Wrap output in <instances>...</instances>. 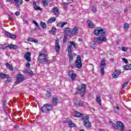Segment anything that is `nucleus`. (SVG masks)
<instances>
[{
  "label": "nucleus",
  "instance_id": "2",
  "mask_svg": "<svg viewBox=\"0 0 131 131\" xmlns=\"http://www.w3.org/2000/svg\"><path fill=\"white\" fill-rule=\"evenodd\" d=\"M38 60L39 63H40V64H48V63H50V61H49L46 55L44 54L40 53L38 56Z\"/></svg>",
  "mask_w": 131,
  "mask_h": 131
},
{
  "label": "nucleus",
  "instance_id": "27",
  "mask_svg": "<svg viewBox=\"0 0 131 131\" xmlns=\"http://www.w3.org/2000/svg\"><path fill=\"white\" fill-rule=\"evenodd\" d=\"M96 101L99 104V105H101V103L102 102V100H101V96H97L96 97Z\"/></svg>",
  "mask_w": 131,
  "mask_h": 131
},
{
  "label": "nucleus",
  "instance_id": "38",
  "mask_svg": "<svg viewBox=\"0 0 131 131\" xmlns=\"http://www.w3.org/2000/svg\"><path fill=\"white\" fill-rule=\"evenodd\" d=\"M120 108L118 106L114 107V111L115 113H118L119 112Z\"/></svg>",
  "mask_w": 131,
  "mask_h": 131
},
{
  "label": "nucleus",
  "instance_id": "14",
  "mask_svg": "<svg viewBox=\"0 0 131 131\" xmlns=\"http://www.w3.org/2000/svg\"><path fill=\"white\" fill-rule=\"evenodd\" d=\"M5 33L8 37H9L10 38H16L17 36L15 34H13L7 31H5Z\"/></svg>",
  "mask_w": 131,
  "mask_h": 131
},
{
  "label": "nucleus",
  "instance_id": "37",
  "mask_svg": "<svg viewBox=\"0 0 131 131\" xmlns=\"http://www.w3.org/2000/svg\"><path fill=\"white\" fill-rule=\"evenodd\" d=\"M6 107H7V101H5L3 103L4 110H5V112H7L8 111L6 110Z\"/></svg>",
  "mask_w": 131,
  "mask_h": 131
},
{
  "label": "nucleus",
  "instance_id": "29",
  "mask_svg": "<svg viewBox=\"0 0 131 131\" xmlns=\"http://www.w3.org/2000/svg\"><path fill=\"white\" fill-rule=\"evenodd\" d=\"M42 4L43 7H48V5H49V1L48 0L43 1L42 2Z\"/></svg>",
  "mask_w": 131,
  "mask_h": 131
},
{
  "label": "nucleus",
  "instance_id": "51",
  "mask_svg": "<svg viewBox=\"0 0 131 131\" xmlns=\"http://www.w3.org/2000/svg\"><path fill=\"white\" fill-rule=\"evenodd\" d=\"M27 40L28 41H33V38H28Z\"/></svg>",
  "mask_w": 131,
  "mask_h": 131
},
{
  "label": "nucleus",
  "instance_id": "47",
  "mask_svg": "<svg viewBox=\"0 0 131 131\" xmlns=\"http://www.w3.org/2000/svg\"><path fill=\"white\" fill-rule=\"evenodd\" d=\"M122 60L125 63V64H128V61H127V59L126 58H122Z\"/></svg>",
  "mask_w": 131,
  "mask_h": 131
},
{
  "label": "nucleus",
  "instance_id": "52",
  "mask_svg": "<svg viewBox=\"0 0 131 131\" xmlns=\"http://www.w3.org/2000/svg\"><path fill=\"white\" fill-rule=\"evenodd\" d=\"M33 23L35 24V26H38V23H37L36 21L35 20L33 21Z\"/></svg>",
  "mask_w": 131,
  "mask_h": 131
},
{
  "label": "nucleus",
  "instance_id": "13",
  "mask_svg": "<svg viewBox=\"0 0 131 131\" xmlns=\"http://www.w3.org/2000/svg\"><path fill=\"white\" fill-rule=\"evenodd\" d=\"M64 32H65L64 34H66L67 36L68 35L70 37H72V35H71V30H70V28H67L64 30Z\"/></svg>",
  "mask_w": 131,
  "mask_h": 131
},
{
  "label": "nucleus",
  "instance_id": "28",
  "mask_svg": "<svg viewBox=\"0 0 131 131\" xmlns=\"http://www.w3.org/2000/svg\"><path fill=\"white\" fill-rule=\"evenodd\" d=\"M68 57L70 62H72L73 61V54H72V53H69L68 55Z\"/></svg>",
  "mask_w": 131,
  "mask_h": 131
},
{
  "label": "nucleus",
  "instance_id": "22",
  "mask_svg": "<svg viewBox=\"0 0 131 131\" xmlns=\"http://www.w3.org/2000/svg\"><path fill=\"white\" fill-rule=\"evenodd\" d=\"M110 125H111L114 129H116L117 128V124H115V123H113L112 121H110L109 122Z\"/></svg>",
  "mask_w": 131,
  "mask_h": 131
},
{
  "label": "nucleus",
  "instance_id": "34",
  "mask_svg": "<svg viewBox=\"0 0 131 131\" xmlns=\"http://www.w3.org/2000/svg\"><path fill=\"white\" fill-rule=\"evenodd\" d=\"M55 21H56V17H52L48 20V23H52V22H55Z\"/></svg>",
  "mask_w": 131,
  "mask_h": 131
},
{
  "label": "nucleus",
  "instance_id": "62",
  "mask_svg": "<svg viewBox=\"0 0 131 131\" xmlns=\"http://www.w3.org/2000/svg\"><path fill=\"white\" fill-rule=\"evenodd\" d=\"M79 41H82V39L81 38H79Z\"/></svg>",
  "mask_w": 131,
  "mask_h": 131
},
{
  "label": "nucleus",
  "instance_id": "31",
  "mask_svg": "<svg viewBox=\"0 0 131 131\" xmlns=\"http://www.w3.org/2000/svg\"><path fill=\"white\" fill-rule=\"evenodd\" d=\"M68 124L70 127H75V124H74L72 121H70L68 122Z\"/></svg>",
  "mask_w": 131,
  "mask_h": 131
},
{
  "label": "nucleus",
  "instance_id": "16",
  "mask_svg": "<svg viewBox=\"0 0 131 131\" xmlns=\"http://www.w3.org/2000/svg\"><path fill=\"white\" fill-rule=\"evenodd\" d=\"M56 52H59L60 50V45H59V40H56L55 42V47Z\"/></svg>",
  "mask_w": 131,
  "mask_h": 131
},
{
  "label": "nucleus",
  "instance_id": "45",
  "mask_svg": "<svg viewBox=\"0 0 131 131\" xmlns=\"http://www.w3.org/2000/svg\"><path fill=\"white\" fill-rule=\"evenodd\" d=\"M92 11L94 13H96V12H97V8L94 6L92 7Z\"/></svg>",
  "mask_w": 131,
  "mask_h": 131
},
{
  "label": "nucleus",
  "instance_id": "26",
  "mask_svg": "<svg viewBox=\"0 0 131 131\" xmlns=\"http://www.w3.org/2000/svg\"><path fill=\"white\" fill-rule=\"evenodd\" d=\"M0 77L1 78H8V75L4 73H0Z\"/></svg>",
  "mask_w": 131,
  "mask_h": 131
},
{
  "label": "nucleus",
  "instance_id": "25",
  "mask_svg": "<svg viewBox=\"0 0 131 131\" xmlns=\"http://www.w3.org/2000/svg\"><path fill=\"white\" fill-rule=\"evenodd\" d=\"M70 45H69L70 46H71V47H72L73 46V48H74L75 49H76V47H77V43L74 42V41H70Z\"/></svg>",
  "mask_w": 131,
  "mask_h": 131
},
{
  "label": "nucleus",
  "instance_id": "60",
  "mask_svg": "<svg viewBox=\"0 0 131 131\" xmlns=\"http://www.w3.org/2000/svg\"><path fill=\"white\" fill-rule=\"evenodd\" d=\"M128 66H129V70H131V64H128Z\"/></svg>",
  "mask_w": 131,
  "mask_h": 131
},
{
  "label": "nucleus",
  "instance_id": "7",
  "mask_svg": "<svg viewBox=\"0 0 131 131\" xmlns=\"http://www.w3.org/2000/svg\"><path fill=\"white\" fill-rule=\"evenodd\" d=\"M25 80V77L24 75L21 74H17L16 76V83L18 84L20 83V82H22V81H24Z\"/></svg>",
  "mask_w": 131,
  "mask_h": 131
},
{
  "label": "nucleus",
  "instance_id": "9",
  "mask_svg": "<svg viewBox=\"0 0 131 131\" xmlns=\"http://www.w3.org/2000/svg\"><path fill=\"white\" fill-rule=\"evenodd\" d=\"M30 57H31V52H26V54L24 56V58L28 62H31V58Z\"/></svg>",
  "mask_w": 131,
  "mask_h": 131
},
{
  "label": "nucleus",
  "instance_id": "58",
  "mask_svg": "<svg viewBox=\"0 0 131 131\" xmlns=\"http://www.w3.org/2000/svg\"><path fill=\"white\" fill-rule=\"evenodd\" d=\"M23 72L25 74H28V70L23 71Z\"/></svg>",
  "mask_w": 131,
  "mask_h": 131
},
{
  "label": "nucleus",
  "instance_id": "55",
  "mask_svg": "<svg viewBox=\"0 0 131 131\" xmlns=\"http://www.w3.org/2000/svg\"><path fill=\"white\" fill-rule=\"evenodd\" d=\"M15 15H16V16H19V15H20V12L19 11H16L15 13Z\"/></svg>",
  "mask_w": 131,
  "mask_h": 131
},
{
  "label": "nucleus",
  "instance_id": "59",
  "mask_svg": "<svg viewBox=\"0 0 131 131\" xmlns=\"http://www.w3.org/2000/svg\"><path fill=\"white\" fill-rule=\"evenodd\" d=\"M39 29V26H36V27H35L34 29V30H38Z\"/></svg>",
  "mask_w": 131,
  "mask_h": 131
},
{
  "label": "nucleus",
  "instance_id": "36",
  "mask_svg": "<svg viewBox=\"0 0 131 131\" xmlns=\"http://www.w3.org/2000/svg\"><path fill=\"white\" fill-rule=\"evenodd\" d=\"M101 67L104 68L106 66V63L105 62V60H103L100 62Z\"/></svg>",
  "mask_w": 131,
  "mask_h": 131
},
{
  "label": "nucleus",
  "instance_id": "24",
  "mask_svg": "<svg viewBox=\"0 0 131 131\" xmlns=\"http://www.w3.org/2000/svg\"><path fill=\"white\" fill-rule=\"evenodd\" d=\"M58 101H59V99L57 97H54L52 99V103L54 105H57Z\"/></svg>",
  "mask_w": 131,
  "mask_h": 131
},
{
  "label": "nucleus",
  "instance_id": "48",
  "mask_svg": "<svg viewBox=\"0 0 131 131\" xmlns=\"http://www.w3.org/2000/svg\"><path fill=\"white\" fill-rule=\"evenodd\" d=\"M33 73V72L30 70H28V74H30V75H32Z\"/></svg>",
  "mask_w": 131,
  "mask_h": 131
},
{
  "label": "nucleus",
  "instance_id": "41",
  "mask_svg": "<svg viewBox=\"0 0 131 131\" xmlns=\"http://www.w3.org/2000/svg\"><path fill=\"white\" fill-rule=\"evenodd\" d=\"M123 69L124 70H129V67L128 64L123 66Z\"/></svg>",
  "mask_w": 131,
  "mask_h": 131
},
{
  "label": "nucleus",
  "instance_id": "53",
  "mask_svg": "<svg viewBox=\"0 0 131 131\" xmlns=\"http://www.w3.org/2000/svg\"><path fill=\"white\" fill-rule=\"evenodd\" d=\"M33 42H35L36 43L38 42V40H37V39H33Z\"/></svg>",
  "mask_w": 131,
  "mask_h": 131
},
{
  "label": "nucleus",
  "instance_id": "57",
  "mask_svg": "<svg viewBox=\"0 0 131 131\" xmlns=\"http://www.w3.org/2000/svg\"><path fill=\"white\" fill-rule=\"evenodd\" d=\"M9 19H10L11 20H13V17L12 15H10L9 14L8 15Z\"/></svg>",
  "mask_w": 131,
  "mask_h": 131
},
{
  "label": "nucleus",
  "instance_id": "33",
  "mask_svg": "<svg viewBox=\"0 0 131 131\" xmlns=\"http://www.w3.org/2000/svg\"><path fill=\"white\" fill-rule=\"evenodd\" d=\"M40 25L42 26V28H43V29H46V28H47V24H46V23L41 21Z\"/></svg>",
  "mask_w": 131,
  "mask_h": 131
},
{
  "label": "nucleus",
  "instance_id": "42",
  "mask_svg": "<svg viewBox=\"0 0 131 131\" xmlns=\"http://www.w3.org/2000/svg\"><path fill=\"white\" fill-rule=\"evenodd\" d=\"M11 78L9 77V76L7 77V79L5 80V83H8V82H11Z\"/></svg>",
  "mask_w": 131,
  "mask_h": 131
},
{
  "label": "nucleus",
  "instance_id": "46",
  "mask_svg": "<svg viewBox=\"0 0 131 131\" xmlns=\"http://www.w3.org/2000/svg\"><path fill=\"white\" fill-rule=\"evenodd\" d=\"M104 67H101V71L102 73V75H104V73H105V71L104 70Z\"/></svg>",
  "mask_w": 131,
  "mask_h": 131
},
{
  "label": "nucleus",
  "instance_id": "1",
  "mask_svg": "<svg viewBox=\"0 0 131 131\" xmlns=\"http://www.w3.org/2000/svg\"><path fill=\"white\" fill-rule=\"evenodd\" d=\"M106 33V32L104 31V29L100 28L98 29H95L94 30V34L96 36H99V35H101L100 37H94V42L96 43H102L103 41H106L107 39H106V37L104 36V34Z\"/></svg>",
  "mask_w": 131,
  "mask_h": 131
},
{
  "label": "nucleus",
  "instance_id": "21",
  "mask_svg": "<svg viewBox=\"0 0 131 131\" xmlns=\"http://www.w3.org/2000/svg\"><path fill=\"white\" fill-rule=\"evenodd\" d=\"M67 48L69 54H72L73 52V48H72V46H71V45H67Z\"/></svg>",
  "mask_w": 131,
  "mask_h": 131
},
{
  "label": "nucleus",
  "instance_id": "18",
  "mask_svg": "<svg viewBox=\"0 0 131 131\" xmlns=\"http://www.w3.org/2000/svg\"><path fill=\"white\" fill-rule=\"evenodd\" d=\"M33 5L34 7V9L36 10V11H41V8L40 7H38L37 5H36V2H33Z\"/></svg>",
  "mask_w": 131,
  "mask_h": 131
},
{
  "label": "nucleus",
  "instance_id": "40",
  "mask_svg": "<svg viewBox=\"0 0 131 131\" xmlns=\"http://www.w3.org/2000/svg\"><path fill=\"white\" fill-rule=\"evenodd\" d=\"M67 40V35L64 34L63 36V43H65L66 42V41Z\"/></svg>",
  "mask_w": 131,
  "mask_h": 131
},
{
  "label": "nucleus",
  "instance_id": "32",
  "mask_svg": "<svg viewBox=\"0 0 131 131\" xmlns=\"http://www.w3.org/2000/svg\"><path fill=\"white\" fill-rule=\"evenodd\" d=\"M59 24H61V26H60V27H61V28H63V27H64V25H67V23H66V22H62V23H61V21L59 23V24H58L57 25V26H59Z\"/></svg>",
  "mask_w": 131,
  "mask_h": 131
},
{
  "label": "nucleus",
  "instance_id": "63",
  "mask_svg": "<svg viewBox=\"0 0 131 131\" xmlns=\"http://www.w3.org/2000/svg\"><path fill=\"white\" fill-rule=\"evenodd\" d=\"M100 131H105V130L104 129L101 128V129H100Z\"/></svg>",
  "mask_w": 131,
  "mask_h": 131
},
{
  "label": "nucleus",
  "instance_id": "39",
  "mask_svg": "<svg viewBox=\"0 0 131 131\" xmlns=\"http://www.w3.org/2000/svg\"><path fill=\"white\" fill-rule=\"evenodd\" d=\"M128 27H129V25L128 24L125 23L124 24V29H126L127 30V29H128Z\"/></svg>",
  "mask_w": 131,
  "mask_h": 131
},
{
  "label": "nucleus",
  "instance_id": "23",
  "mask_svg": "<svg viewBox=\"0 0 131 131\" xmlns=\"http://www.w3.org/2000/svg\"><path fill=\"white\" fill-rule=\"evenodd\" d=\"M53 12L54 15H59V10L58 9V7H54Z\"/></svg>",
  "mask_w": 131,
  "mask_h": 131
},
{
  "label": "nucleus",
  "instance_id": "19",
  "mask_svg": "<svg viewBox=\"0 0 131 131\" xmlns=\"http://www.w3.org/2000/svg\"><path fill=\"white\" fill-rule=\"evenodd\" d=\"M74 103L77 107H82V106H83V102L80 101H75V100H74Z\"/></svg>",
  "mask_w": 131,
  "mask_h": 131
},
{
  "label": "nucleus",
  "instance_id": "5",
  "mask_svg": "<svg viewBox=\"0 0 131 131\" xmlns=\"http://www.w3.org/2000/svg\"><path fill=\"white\" fill-rule=\"evenodd\" d=\"M86 88V85L83 83L81 84V86H78L77 90L79 93H80L81 97H83V96H84Z\"/></svg>",
  "mask_w": 131,
  "mask_h": 131
},
{
  "label": "nucleus",
  "instance_id": "3",
  "mask_svg": "<svg viewBox=\"0 0 131 131\" xmlns=\"http://www.w3.org/2000/svg\"><path fill=\"white\" fill-rule=\"evenodd\" d=\"M82 118L83 120H84V126L86 127V128H90V127L92 126V124L90 122V118L89 117V116H82Z\"/></svg>",
  "mask_w": 131,
  "mask_h": 131
},
{
  "label": "nucleus",
  "instance_id": "49",
  "mask_svg": "<svg viewBox=\"0 0 131 131\" xmlns=\"http://www.w3.org/2000/svg\"><path fill=\"white\" fill-rule=\"evenodd\" d=\"M127 84H128V82H125V83H124L122 86V89H124V88H125V86H126Z\"/></svg>",
  "mask_w": 131,
  "mask_h": 131
},
{
  "label": "nucleus",
  "instance_id": "12",
  "mask_svg": "<svg viewBox=\"0 0 131 131\" xmlns=\"http://www.w3.org/2000/svg\"><path fill=\"white\" fill-rule=\"evenodd\" d=\"M14 1V4L16 8H19L22 4H23V0H13Z\"/></svg>",
  "mask_w": 131,
  "mask_h": 131
},
{
  "label": "nucleus",
  "instance_id": "15",
  "mask_svg": "<svg viewBox=\"0 0 131 131\" xmlns=\"http://www.w3.org/2000/svg\"><path fill=\"white\" fill-rule=\"evenodd\" d=\"M7 47L10 50H17V49H18V46L13 44H9L8 46H7Z\"/></svg>",
  "mask_w": 131,
  "mask_h": 131
},
{
  "label": "nucleus",
  "instance_id": "56",
  "mask_svg": "<svg viewBox=\"0 0 131 131\" xmlns=\"http://www.w3.org/2000/svg\"><path fill=\"white\" fill-rule=\"evenodd\" d=\"M122 51H123V52H126V48L125 47H122Z\"/></svg>",
  "mask_w": 131,
  "mask_h": 131
},
{
  "label": "nucleus",
  "instance_id": "44",
  "mask_svg": "<svg viewBox=\"0 0 131 131\" xmlns=\"http://www.w3.org/2000/svg\"><path fill=\"white\" fill-rule=\"evenodd\" d=\"M6 48H8V46H6L5 45H1V46L0 47L1 50H5V49H6Z\"/></svg>",
  "mask_w": 131,
  "mask_h": 131
},
{
  "label": "nucleus",
  "instance_id": "11",
  "mask_svg": "<svg viewBox=\"0 0 131 131\" xmlns=\"http://www.w3.org/2000/svg\"><path fill=\"white\" fill-rule=\"evenodd\" d=\"M121 73V71L120 70H115L114 74L112 75V76L114 78H117L119 75H120V74Z\"/></svg>",
  "mask_w": 131,
  "mask_h": 131
},
{
  "label": "nucleus",
  "instance_id": "61",
  "mask_svg": "<svg viewBox=\"0 0 131 131\" xmlns=\"http://www.w3.org/2000/svg\"><path fill=\"white\" fill-rule=\"evenodd\" d=\"M63 5H69V3H64Z\"/></svg>",
  "mask_w": 131,
  "mask_h": 131
},
{
  "label": "nucleus",
  "instance_id": "64",
  "mask_svg": "<svg viewBox=\"0 0 131 131\" xmlns=\"http://www.w3.org/2000/svg\"><path fill=\"white\" fill-rule=\"evenodd\" d=\"M124 12H125V13H126V12H127V9H125V10H124Z\"/></svg>",
  "mask_w": 131,
  "mask_h": 131
},
{
  "label": "nucleus",
  "instance_id": "8",
  "mask_svg": "<svg viewBox=\"0 0 131 131\" xmlns=\"http://www.w3.org/2000/svg\"><path fill=\"white\" fill-rule=\"evenodd\" d=\"M117 128L120 131H124V124H123L121 121H117Z\"/></svg>",
  "mask_w": 131,
  "mask_h": 131
},
{
  "label": "nucleus",
  "instance_id": "50",
  "mask_svg": "<svg viewBox=\"0 0 131 131\" xmlns=\"http://www.w3.org/2000/svg\"><path fill=\"white\" fill-rule=\"evenodd\" d=\"M26 67H27V68H30V63H29V62L26 63Z\"/></svg>",
  "mask_w": 131,
  "mask_h": 131
},
{
  "label": "nucleus",
  "instance_id": "43",
  "mask_svg": "<svg viewBox=\"0 0 131 131\" xmlns=\"http://www.w3.org/2000/svg\"><path fill=\"white\" fill-rule=\"evenodd\" d=\"M51 92L47 91V92L46 93V97H47V98H50V97H51Z\"/></svg>",
  "mask_w": 131,
  "mask_h": 131
},
{
  "label": "nucleus",
  "instance_id": "30",
  "mask_svg": "<svg viewBox=\"0 0 131 131\" xmlns=\"http://www.w3.org/2000/svg\"><path fill=\"white\" fill-rule=\"evenodd\" d=\"M87 23L90 28H93V27H94V25L93 24V22L91 21V20H88Z\"/></svg>",
  "mask_w": 131,
  "mask_h": 131
},
{
  "label": "nucleus",
  "instance_id": "54",
  "mask_svg": "<svg viewBox=\"0 0 131 131\" xmlns=\"http://www.w3.org/2000/svg\"><path fill=\"white\" fill-rule=\"evenodd\" d=\"M55 31H56V28L52 27L51 29V31H52L53 32H55Z\"/></svg>",
  "mask_w": 131,
  "mask_h": 131
},
{
  "label": "nucleus",
  "instance_id": "35",
  "mask_svg": "<svg viewBox=\"0 0 131 131\" xmlns=\"http://www.w3.org/2000/svg\"><path fill=\"white\" fill-rule=\"evenodd\" d=\"M6 66H7V68H9V69H10V70H11V71H13V67H12V66H11L10 64V63H6Z\"/></svg>",
  "mask_w": 131,
  "mask_h": 131
},
{
  "label": "nucleus",
  "instance_id": "10",
  "mask_svg": "<svg viewBox=\"0 0 131 131\" xmlns=\"http://www.w3.org/2000/svg\"><path fill=\"white\" fill-rule=\"evenodd\" d=\"M68 75L71 78L72 80H74L76 77V74L74 73L73 71H70L68 73Z\"/></svg>",
  "mask_w": 131,
  "mask_h": 131
},
{
  "label": "nucleus",
  "instance_id": "4",
  "mask_svg": "<svg viewBox=\"0 0 131 131\" xmlns=\"http://www.w3.org/2000/svg\"><path fill=\"white\" fill-rule=\"evenodd\" d=\"M42 112L46 113L53 110V105L51 104H45L41 108Z\"/></svg>",
  "mask_w": 131,
  "mask_h": 131
},
{
  "label": "nucleus",
  "instance_id": "17",
  "mask_svg": "<svg viewBox=\"0 0 131 131\" xmlns=\"http://www.w3.org/2000/svg\"><path fill=\"white\" fill-rule=\"evenodd\" d=\"M78 32V29H77V27H75L73 28L72 32H71V34L72 35V37L76 34V33H77Z\"/></svg>",
  "mask_w": 131,
  "mask_h": 131
},
{
  "label": "nucleus",
  "instance_id": "6",
  "mask_svg": "<svg viewBox=\"0 0 131 131\" xmlns=\"http://www.w3.org/2000/svg\"><path fill=\"white\" fill-rule=\"evenodd\" d=\"M75 65L78 69H80L81 67H82V64L81 63V56H80V55L77 56V59L76 60Z\"/></svg>",
  "mask_w": 131,
  "mask_h": 131
},
{
  "label": "nucleus",
  "instance_id": "20",
  "mask_svg": "<svg viewBox=\"0 0 131 131\" xmlns=\"http://www.w3.org/2000/svg\"><path fill=\"white\" fill-rule=\"evenodd\" d=\"M75 117H78V118L81 117V118H82V116H83V114H81L78 111H76L75 112Z\"/></svg>",
  "mask_w": 131,
  "mask_h": 131
}]
</instances>
